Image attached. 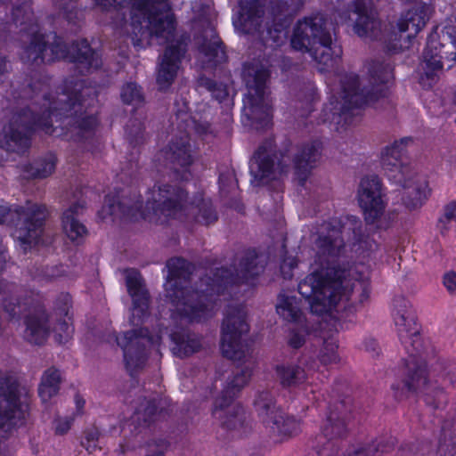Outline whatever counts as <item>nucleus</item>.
Returning a JSON list of instances; mask_svg holds the SVG:
<instances>
[{
	"instance_id": "nucleus-1",
	"label": "nucleus",
	"mask_w": 456,
	"mask_h": 456,
	"mask_svg": "<svg viewBox=\"0 0 456 456\" xmlns=\"http://www.w3.org/2000/svg\"><path fill=\"white\" fill-rule=\"evenodd\" d=\"M265 261L254 249L238 254L233 263V272L227 268H216L201 277L192 289L187 286L192 265L183 257L167 261L168 270L165 289L167 297L176 311L190 321L200 322L212 315L216 297L229 285L246 282L258 276L265 269Z\"/></svg>"
},
{
	"instance_id": "nucleus-2",
	"label": "nucleus",
	"mask_w": 456,
	"mask_h": 456,
	"mask_svg": "<svg viewBox=\"0 0 456 456\" xmlns=\"http://www.w3.org/2000/svg\"><path fill=\"white\" fill-rule=\"evenodd\" d=\"M97 98V90L88 80L70 77L65 80L62 94L56 102L45 107L40 115L31 107L15 111L9 127L0 141L1 147L7 151L21 153L30 145L33 131L42 130L51 134L53 132L52 116L63 119L65 126L77 139L86 138L97 125L96 118L86 114Z\"/></svg>"
},
{
	"instance_id": "nucleus-3",
	"label": "nucleus",
	"mask_w": 456,
	"mask_h": 456,
	"mask_svg": "<svg viewBox=\"0 0 456 456\" xmlns=\"http://www.w3.org/2000/svg\"><path fill=\"white\" fill-rule=\"evenodd\" d=\"M102 11L118 12L130 7L134 45L144 47L152 36L168 39L175 28L168 0H94Z\"/></svg>"
},
{
	"instance_id": "nucleus-4",
	"label": "nucleus",
	"mask_w": 456,
	"mask_h": 456,
	"mask_svg": "<svg viewBox=\"0 0 456 456\" xmlns=\"http://www.w3.org/2000/svg\"><path fill=\"white\" fill-rule=\"evenodd\" d=\"M394 308L398 337L409 354L408 358L402 361L404 389L416 391L427 382L428 366L424 357L427 345L420 337L415 312L410 301L403 297H396Z\"/></svg>"
},
{
	"instance_id": "nucleus-5",
	"label": "nucleus",
	"mask_w": 456,
	"mask_h": 456,
	"mask_svg": "<svg viewBox=\"0 0 456 456\" xmlns=\"http://www.w3.org/2000/svg\"><path fill=\"white\" fill-rule=\"evenodd\" d=\"M364 236L362 221L354 216L333 219L322 224L314 241L316 256L314 264L335 275L343 271V280L348 271V263L341 260L346 252V240L357 243Z\"/></svg>"
},
{
	"instance_id": "nucleus-6",
	"label": "nucleus",
	"mask_w": 456,
	"mask_h": 456,
	"mask_svg": "<svg viewBox=\"0 0 456 456\" xmlns=\"http://www.w3.org/2000/svg\"><path fill=\"white\" fill-rule=\"evenodd\" d=\"M243 81L248 89L243 99L242 116L256 129L267 127L273 118L270 72L258 63L245 64Z\"/></svg>"
},
{
	"instance_id": "nucleus-7",
	"label": "nucleus",
	"mask_w": 456,
	"mask_h": 456,
	"mask_svg": "<svg viewBox=\"0 0 456 456\" xmlns=\"http://www.w3.org/2000/svg\"><path fill=\"white\" fill-rule=\"evenodd\" d=\"M331 24L322 14L298 20L290 39L293 49L309 53L312 58L323 66L331 65L334 56L340 55L332 48Z\"/></svg>"
},
{
	"instance_id": "nucleus-8",
	"label": "nucleus",
	"mask_w": 456,
	"mask_h": 456,
	"mask_svg": "<svg viewBox=\"0 0 456 456\" xmlns=\"http://www.w3.org/2000/svg\"><path fill=\"white\" fill-rule=\"evenodd\" d=\"M370 87L360 88L359 76L346 74L341 79L343 111L362 108L387 94V84L393 79V67L386 60H373L368 65Z\"/></svg>"
},
{
	"instance_id": "nucleus-9",
	"label": "nucleus",
	"mask_w": 456,
	"mask_h": 456,
	"mask_svg": "<svg viewBox=\"0 0 456 456\" xmlns=\"http://www.w3.org/2000/svg\"><path fill=\"white\" fill-rule=\"evenodd\" d=\"M317 266L298 283L299 294L308 300L311 312L317 315L327 313L339 298L343 271L339 270L335 275Z\"/></svg>"
},
{
	"instance_id": "nucleus-10",
	"label": "nucleus",
	"mask_w": 456,
	"mask_h": 456,
	"mask_svg": "<svg viewBox=\"0 0 456 456\" xmlns=\"http://www.w3.org/2000/svg\"><path fill=\"white\" fill-rule=\"evenodd\" d=\"M420 80H428V86L437 79V72L448 61V69L456 61V19L444 27L437 37H430L422 53Z\"/></svg>"
},
{
	"instance_id": "nucleus-11",
	"label": "nucleus",
	"mask_w": 456,
	"mask_h": 456,
	"mask_svg": "<svg viewBox=\"0 0 456 456\" xmlns=\"http://www.w3.org/2000/svg\"><path fill=\"white\" fill-rule=\"evenodd\" d=\"M49 216L45 205L27 201L25 206H0V224L14 226L23 244L37 243Z\"/></svg>"
},
{
	"instance_id": "nucleus-12",
	"label": "nucleus",
	"mask_w": 456,
	"mask_h": 456,
	"mask_svg": "<svg viewBox=\"0 0 456 456\" xmlns=\"http://www.w3.org/2000/svg\"><path fill=\"white\" fill-rule=\"evenodd\" d=\"M249 326L242 305H228L222 324L221 350L230 360L240 361L244 357L241 337L248 333Z\"/></svg>"
},
{
	"instance_id": "nucleus-13",
	"label": "nucleus",
	"mask_w": 456,
	"mask_h": 456,
	"mask_svg": "<svg viewBox=\"0 0 456 456\" xmlns=\"http://www.w3.org/2000/svg\"><path fill=\"white\" fill-rule=\"evenodd\" d=\"M28 406L20 402V389L15 376H0V428L9 430L21 425Z\"/></svg>"
},
{
	"instance_id": "nucleus-14",
	"label": "nucleus",
	"mask_w": 456,
	"mask_h": 456,
	"mask_svg": "<svg viewBox=\"0 0 456 456\" xmlns=\"http://www.w3.org/2000/svg\"><path fill=\"white\" fill-rule=\"evenodd\" d=\"M282 154L278 153L272 140L264 142L249 160L250 183L261 186L276 179L287 166L282 163Z\"/></svg>"
},
{
	"instance_id": "nucleus-15",
	"label": "nucleus",
	"mask_w": 456,
	"mask_h": 456,
	"mask_svg": "<svg viewBox=\"0 0 456 456\" xmlns=\"http://www.w3.org/2000/svg\"><path fill=\"white\" fill-rule=\"evenodd\" d=\"M187 192L180 186L162 184L149 192L146 208L154 215L181 218L187 207Z\"/></svg>"
},
{
	"instance_id": "nucleus-16",
	"label": "nucleus",
	"mask_w": 456,
	"mask_h": 456,
	"mask_svg": "<svg viewBox=\"0 0 456 456\" xmlns=\"http://www.w3.org/2000/svg\"><path fill=\"white\" fill-rule=\"evenodd\" d=\"M339 17L360 37L376 38L379 36L380 21L370 0H351L339 12Z\"/></svg>"
},
{
	"instance_id": "nucleus-17",
	"label": "nucleus",
	"mask_w": 456,
	"mask_h": 456,
	"mask_svg": "<svg viewBox=\"0 0 456 456\" xmlns=\"http://www.w3.org/2000/svg\"><path fill=\"white\" fill-rule=\"evenodd\" d=\"M116 342L123 350L126 366L130 370L142 368L147 360V347L151 343L147 328L139 327L116 336Z\"/></svg>"
},
{
	"instance_id": "nucleus-18",
	"label": "nucleus",
	"mask_w": 456,
	"mask_h": 456,
	"mask_svg": "<svg viewBox=\"0 0 456 456\" xmlns=\"http://www.w3.org/2000/svg\"><path fill=\"white\" fill-rule=\"evenodd\" d=\"M432 8L429 4L418 3L408 11H406L399 19L397 27L400 32L399 38H395L394 42L387 45L389 52L397 53L404 48H408V45L404 42L415 37L419 32L426 26L430 18Z\"/></svg>"
},
{
	"instance_id": "nucleus-19",
	"label": "nucleus",
	"mask_w": 456,
	"mask_h": 456,
	"mask_svg": "<svg viewBox=\"0 0 456 456\" xmlns=\"http://www.w3.org/2000/svg\"><path fill=\"white\" fill-rule=\"evenodd\" d=\"M30 33V42L21 54L24 62L39 65L65 58L67 45L60 38L54 37V41L48 44L44 34L38 33L36 29H31Z\"/></svg>"
},
{
	"instance_id": "nucleus-20",
	"label": "nucleus",
	"mask_w": 456,
	"mask_h": 456,
	"mask_svg": "<svg viewBox=\"0 0 456 456\" xmlns=\"http://www.w3.org/2000/svg\"><path fill=\"white\" fill-rule=\"evenodd\" d=\"M190 41V36L183 34L165 49L156 77L159 90L166 91L175 81Z\"/></svg>"
},
{
	"instance_id": "nucleus-21",
	"label": "nucleus",
	"mask_w": 456,
	"mask_h": 456,
	"mask_svg": "<svg viewBox=\"0 0 456 456\" xmlns=\"http://www.w3.org/2000/svg\"><path fill=\"white\" fill-rule=\"evenodd\" d=\"M348 424V421L338 419L337 414H327L322 433L313 442L314 452L307 456H338V440L346 436Z\"/></svg>"
},
{
	"instance_id": "nucleus-22",
	"label": "nucleus",
	"mask_w": 456,
	"mask_h": 456,
	"mask_svg": "<svg viewBox=\"0 0 456 456\" xmlns=\"http://www.w3.org/2000/svg\"><path fill=\"white\" fill-rule=\"evenodd\" d=\"M160 157L165 165L178 173L182 169V180H188L191 174L188 168L193 162L191 145L188 133L175 136L168 144L160 151Z\"/></svg>"
},
{
	"instance_id": "nucleus-23",
	"label": "nucleus",
	"mask_w": 456,
	"mask_h": 456,
	"mask_svg": "<svg viewBox=\"0 0 456 456\" xmlns=\"http://www.w3.org/2000/svg\"><path fill=\"white\" fill-rule=\"evenodd\" d=\"M410 141L411 138L395 141L392 145L386 147L381 156V165L387 177L403 187L407 186V179L411 180L416 175L412 167L401 160L404 146Z\"/></svg>"
},
{
	"instance_id": "nucleus-24",
	"label": "nucleus",
	"mask_w": 456,
	"mask_h": 456,
	"mask_svg": "<svg viewBox=\"0 0 456 456\" xmlns=\"http://www.w3.org/2000/svg\"><path fill=\"white\" fill-rule=\"evenodd\" d=\"M382 184L378 176L362 178L358 191V200L368 224H374L383 214Z\"/></svg>"
},
{
	"instance_id": "nucleus-25",
	"label": "nucleus",
	"mask_w": 456,
	"mask_h": 456,
	"mask_svg": "<svg viewBox=\"0 0 456 456\" xmlns=\"http://www.w3.org/2000/svg\"><path fill=\"white\" fill-rule=\"evenodd\" d=\"M126 285L133 300L130 322L141 325L149 316L150 295L140 273L135 269L126 270Z\"/></svg>"
},
{
	"instance_id": "nucleus-26",
	"label": "nucleus",
	"mask_w": 456,
	"mask_h": 456,
	"mask_svg": "<svg viewBox=\"0 0 456 456\" xmlns=\"http://www.w3.org/2000/svg\"><path fill=\"white\" fill-rule=\"evenodd\" d=\"M304 4V0H269L267 14L272 25L268 33L272 34V30L281 33L287 29Z\"/></svg>"
},
{
	"instance_id": "nucleus-27",
	"label": "nucleus",
	"mask_w": 456,
	"mask_h": 456,
	"mask_svg": "<svg viewBox=\"0 0 456 456\" xmlns=\"http://www.w3.org/2000/svg\"><path fill=\"white\" fill-rule=\"evenodd\" d=\"M252 374L248 366H237L232 370V376L228 378L227 384L221 395L214 403L213 415L216 419L222 418V410L233 402L237 394L247 385Z\"/></svg>"
},
{
	"instance_id": "nucleus-28",
	"label": "nucleus",
	"mask_w": 456,
	"mask_h": 456,
	"mask_svg": "<svg viewBox=\"0 0 456 456\" xmlns=\"http://www.w3.org/2000/svg\"><path fill=\"white\" fill-rule=\"evenodd\" d=\"M74 64L75 70L80 75H86L100 69L102 65L99 52L93 49L86 39L73 42L69 50L67 49L65 58Z\"/></svg>"
},
{
	"instance_id": "nucleus-29",
	"label": "nucleus",
	"mask_w": 456,
	"mask_h": 456,
	"mask_svg": "<svg viewBox=\"0 0 456 456\" xmlns=\"http://www.w3.org/2000/svg\"><path fill=\"white\" fill-rule=\"evenodd\" d=\"M321 142L314 141L297 149L293 158L294 177L300 186H305L312 170L321 157Z\"/></svg>"
},
{
	"instance_id": "nucleus-30",
	"label": "nucleus",
	"mask_w": 456,
	"mask_h": 456,
	"mask_svg": "<svg viewBox=\"0 0 456 456\" xmlns=\"http://www.w3.org/2000/svg\"><path fill=\"white\" fill-rule=\"evenodd\" d=\"M201 27V30L195 38L200 52L216 65L224 61L226 53L223 42L216 34L215 26L206 20L202 21Z\"/></svg>"
},
{
	"instance_id": "nucleus-31",
	"label": "nucleus",
	"mask_w": 456,
	"mask_h": 456,
	"mask_svg": "<svg viewBox=\"0 0 456 456\" xmlns=\"http://www.w3.org/2000/svg\"><path fill=\"white\" fill-rule=\"evenodd\" d=\"M392 389L394 390L395 399L398 401L403 400L411 395L422 394L426 404L430 406L432 409L444 407L447 403L445 392L437 384H431L429 382L428 371L427 382L419 389H417L416 391H406V389H404V379H402L401 383L393 385Z\"/></svg>"
},
{
	"instance_id": "nucleus-32",
	"label": "nucleus",
	"mask_w": 456,
	"mask_h": 456,
	"mask_svg": "<svg viewBox=\"0 0 456 456\" xmlns=\"http://www.w3.org/2000/svg\"><path fill=\"white\" fill-rule=\"evenodd\" d=\"M85 210V202L78 200L70 204L61 215V224L64 232L71 241L77 244L83 242L88 233L86 225L80 220Z\"/></svg>"
},
{
	"instance_id": "nucleus-33",
	"label": "nucleus",
	"mask_w": 456,
	"mask_h": 456,
	"mask_svg": "<svg viewBox=\"0 0 456 456\" xmlns=\"http://www.w3.org/2000/svg\"><path fill=\"white\" fill-rule=\"evenodd\" d=\"M238 25L246 34L260 30L265 14V0H239Z\"/></svg>"
},
{
	"instance_id": "nucleus-34",
	"label": "nucleus",
	"mask_w": 456,
	"mask_h": 456,
	"mask_svg": "<svg viewBox=\"0 0 456 456\" xmlns=\"http://www.w3.org/2000/svg\"><path fill=\"white\" fill-rule=\"evenodd\" d=\"M26 329L24 338L31 344H43L50 332L48 315L45 309L36 310L29 314L25 320Z\"/></svg>"
},
{
	"instance_id": "nucleus-35",
	"label": "nucleus",
	"mask_w": 456,
	"mask_h": 456,
	"mask_svg": "<svg viewBox=\"0 0 456 456\" xmlns=\"http://www.w3.org/2000/svg\"><path fill=\"white\" fill-rule=\"evenodd\" d=\"M171 351L180 358L187 357L201 348L200 338L187 330H177L170 334Z\"/></svg>"
},
{
	"instance_id": "nucleus-36",
	"label": "nucleus",
	"mask_w": 456,
	"mask_h": 456,
	"mask_svg": "<svg viewBox=\"0 0 456 456\" xmlns=\"http://www.w3.org/2000/svg\"><path fill=\"white\" fill-rule=\"evenodd\" d=\"M221 426L231 431H236L240 436L247 435L250 429V422L248 419L243 408L237 404L231 403L230 406L222 410Z\"/></svg>"
},
{
	"instance_id": "nucleus-37",
	"label": "nucleus",
	"mask_w": 456,
	"mask_h": 456,
	"mask_svg": "<svg viewBox=\"0 0 456 456\" xmlns=\"http://www.w3.org/2000/svg\"><path fill=\"white\" fill-rule=\"evenodd\" d=\"M276 312L281 317L289 322L302 323L305 319L302 311V300L293 295L279 294Z\"/></svg>"
},
{
	"instance_id": "nucleus-38",
	"label": "nucleus",
	"mask_w": 456,
	"mask_h": 456,
	"mask_svg": "<svg viewBox=\"0 0 456 456\" xmlns=\"http://www.w3.org/2000/svg\"><path fill=\"white\" fill-rule=\"evenodd\" d=\"M265 426L270 430L272 436L281 438L290 437L300 432L299 421L282 411L273 415L272 419H268V423Z\"/></svg>"
},
{
	"instance_id": "nucleus-39",
	"label": "nucleus",
	"mask_w": 456,
	"mask_h": 456,
	"mask_svg": "<svg viewBox=\"0 0 456 456\" xmlns=\"http://www.w3.org/2000/svg\"><path fill=\"white\" fill-rule=\"evenodd\" d=\"M184 216L188 220H192L203 225L214 224L218 219V215L210 200L200 199L197 202L187 205Z\"/></svg>"
},
{
	"instance_id": "nucleus-40",
	"label": "nucleus",
	"mask_w": 456,
	"mask_h": 456,
	"mask_svg": "<svg viewBox=\"0 0 456 456\" xmlns=\"http://www.w3.org/2000/svg\"><path fill=\"white\" fill-rule=\"evenodd\" d=\"M169 402L159 395L147 400L142 403L135 415L138 421L142 420L148 426L157 419L159 416L168 413Z\"/></svg>"
},
{
	"instance_id": "nucleus-41",
	"label": "nucleus",
	"mask_w": 456,
	"mask_h": 456,
	"mask_svg": "<svg viewBox=\"0 0 456 456\" xmlns=\"http://www.w3.org/2000/svg\"><path fill=\"white\" fill-rule=\"evenodd\" d=\"M254 406L264 425L267 424L268 419H272L273 415L281 411L276 406L274 395L270 389H263L257 392L254 400Z\"/></svg>"
},
{
	"instance_id": "nucleus-42",
	"label": "nucleus",
	"mask_w": 456,
	"mask_h": 456,
	"mask_svg": "<svg viewBox=\"0 0 456 456\" xmlns=\"http://www.w3.org/2000/svg\"><path fill=\"white\" fill-rule=\"evenodd\" d=\"M61 374L54 368H50L45 371L41 383L38 387V394L42 401L47 402L55 395L60 388Z\"/></svg>"
},
{
	"instance_id": "nucleus-43",
	"label": "nucleus",
	"mask_w": 456,
	"mask_h": 456,
	"mask_svg": "<svg viewBox=\"0 0 456 456\" xmlns=\"http://www.w3.org/2000/svg\"><path fill=\"white\" fill-rule=\"evenodd\" d=\"M406 184L407 186L403 187L405 191L402 197L403 205L410 210L420 208L427 199L426 192L422 191L423 183L411 178V180L407 179Z\"/></svg>"
},
{
	"instance_id": "nucleus-44",
	"label": "nucleus",
	"mask_w": 456,
	"mask_h": 456,
	"mask_svg": "<svg viewBox=\"0 0 456 456\" xmlns=\"http://www.w3.org/2000/svg\"><path fill=\"white\" fill-rule=\"evenodd\" d=\"M12 21L16 26H23L20 31L31 32V29L37 28L35 23V17L30 5L27 3H22L20 5L14 6L12 10Z\"/></svg>"
},
{
	"instance_id": "nucleus-45",
	"label": "nucleus",
	"mask_w": 456,
	"mask_h": 456,
	"mask_svg": "<svg viewBox=\"0 0 456 456\" xmlns=\"http://www.w3.org/2000/svg\"><path fill=\"white\" fill-rule=\"evenodd\" d=\"M433 451V443L428 438L416 439L403 443L397 452L398 456H426Z\"/></svg>"
},
{
	"instance_id": "nucleus-46",
	"label": "nucleus",
	"mask_w": 456,
	"mask_h": 456,
	"mask_svg": "<svg viewBox=\"0 0 456 456\" xmlns=\"http://www.w3.org/2000/svg\"><path fill=\"white\" fill-rule=\"evenodd\" d=\"M276 372L283 387L297 385L305 379V370L297 365H278Z\"/></svg>"
},
{
	"instance_id": "nucleus-47",
	"label": "nucleus",
	"mask_w": 456,
	"mask_h": 456,
	"mask_svg": "<svg viewBox=\"0 0 456 456\" xmlns=\"http://www.w3.org/2000/svg\"><path fill=\"white\" fill-rule=\"evenodd\" d=\"M55 169V157L49 155L44 159L35 160L27 167L26 171L33 178H45Z\"/></svg>"
},
{
	"instance_id": "nucleus-48",
	"label": "nucleus",
	"mask_w": 456,
	"mask_h": 456,
	"mask_svg": "<svg viewBox=\"0 0 456 456\" xmlns=\"http://www.w3.org/2000/svg\"><path fill=\"white\" fill-rule=\"evenodd\" d=\"M55 5L69 22L77 24L83 19V10L77 7V0H54Z\"/></svg>"
},
{
	"instance_id": "nucleus-49",
	"label": "nucleus",
	"mask_w": 456,
	"mask_h": 456,
	"mask_svg": "<svg viewBox=\"0 0 456 456\" xmlns=\"http://www.w3.org/2000/svg\"><path fill=\"white\" fill-rule=\"evenodd\" d=\"M126 136L128 142L136 147L145 142L146 134L143 124L137 118L129 119L126 126Z\"/></svg>"
},
{
	"instance_id": "nucleus-50",
	"label": "nucleus",
	"mask_w": 456,
	"mask_h": 456,
	"mask_svg": "<svg viewBox=\"0 0 456 456\" xmlns=\"http://www.w3.org/2000/svg\"><path fill=\"white\" fill-rule=\"evenodd\" d=\"M108 208V213L111 216L119 217H130L134 214V207L129 205L126 200L108 197L105 200V207Z\"/></svg>"
},
{
	"instance_id": "nucleus-51",
	"label": "nucleus",
	"mask_w": 456,
	"mask_h": 456,
	"mask_svg": "<svg viewBox=\"0 0 456 456\" xmlns=\"http://www.w3.org/2000/svg\"><path fill=\"white\" fill-rule=\"evenodd\" d=\"M328 414H337L338 419L350 421L352 417V399L343 396L330 403Z\"/></svg>"
},
{
	"instance_id": "nucleus-52",
	"label": "nucleus",
	"mask_w": 456,
	"mask_h": 456,
	"mask_svg": "<svg viewBox=\"0 0 456 456\" xmlns=\"http://www.w3.org/2000/svg\"><path fill=\"white\" fill-rule=\"evenodd\" d=\"M199 86L206 88L214 99L219 102L228 101L229 93L227 86L223 83H217L206 77H200L199 79Z\"/></svg>"
},
{
	"instance_id": "nucleus-53",
	"label": "nucleus",
	"mask_w": 456,
	"mask_h": 456,
	"mask_svg": "<svg viewBox=\"0 0 456 456\" xmlns=\"http://www.w3.org/2000/svg\"><path fill=\"white\" fill-rule=\"evenodd\" d=\"M120 96L123 102L126 104L138 105L144 101L142 87L134 82H129L124 85L121 89Z\"/></svg>"
},
{
	"instance_id": "nucleus-54",
	"label": "nucleus",
	"mask_w": 456,
	"mask_h": 456,
	"mask_svg": "<svg viewBox=\"0 0 456 456\" xmlns=\"http://www.w3.org/2000/svg\"><path fill=\"white\" fill-rule=\"evenodd\" d=\"M338 346L332 341H324L322 348L319 353V359L322 363L327 365L337 362L338 355L337 353Z\"/></svg>"
},
{
	"instance_id": "nucleus-55",
	"label": "nucleus",
	"mask_w": 456,
	"mask_h": 456,
	"mask_svg": "<svg viewBox=\"0 0 456 456\" xmlns=\"http://www.w3.org/2000/svg\"><path fill=\"white\" fill-rule=\"evenodd\" d=\"M56 335V340L60 344L67 343L73 334V327L69 325L66 321L60 322L54 328Z\"/></svg>"
},
{
	"instance_id": "nucleus-56",
	"label": "nucleus",
	"mask_w": 456,
	"mask_h": 456,
	"mask_svg": "<svg viewBox=\"0 0 456 456\" xmlns=\"http://www.w3.org/2000/svg\"><path fill=\"white\" fill-rule=\"evenodd\" d=\"M456 222V201H452L444 207V216L438 220V228L441 232L447 230L446 223L450 221Z\"/></svg>"
},
{
	"instance_id": "nucleus-57",
	"label": "nucleus",
	"mask_w": 456,
	"mask_h": 456,
	"mask_svg": "<svg viewBox=\"0 0 456 456\" xmlns=\"http://www.w3.org/2000/svg\"><path fill=\"white\" fill-rule=\"evenodd\" d=\"M71 305V297L69 293H61L55 300V311L58 314L67 316Z\"/></svg>"
},
{
	"instance_id": "nucleus-58",
	"label": "nucleus",
	"mask_w": 456,
	"mask_h": 456,
	"mask_svg": "<svg viewBox=\"0 0 456 456\" xmlns=\"http://www.w3.org/2000/svg\"><path fill=\"white\" fill-rule=\"evenodd\" d=\"M297 265V260L295 257H286L282 260L281 264V273L284 279L289 280L292 278L293 269Z\"/></svg>"
},
{
	"instance_id": "nucleus-59",
	"label": "nucleus",
	"mask_w": 456,
	"mask_h": 456,
	"mask_svg": "<svg viewBox=\"0 0 456 456\" xmlns=\"http://www.w3.org/2000/svg\"><path fill=\"white\" fill-rule=\"evenodd\" d=\"M443 284L450 295L456 296V272H446L443 276Z\"/></svg>"
},
{
	"instance_id": "nucleus-60",
	"label": "nucleus",
	"mask_w": 456,
	"mask_h": 456,
	"mask_svg": "<svg viewBox=\"0 0 456 456\" xmlns=\"http://www.w3.org/2000/svg\"><path fill=\"white\" fill-rule=\"evenodd\" d=\"M289 345L295 348H300L305 343V334L302 331L292 330L288 340Z\"/></svg>"
},
{
	"instance_id": "nucleus-61",
	"label": "nucleus",
	"mask_w": 456,
	"mask_h": 456,
	"mask_svg": "<svg viewBox=\"0 0 456 456\" xmlns=\"http://www.w3.org/2000/svg\"><path fill=\"white\" fill-rule=\"evenodd\" d=\"M191 122L195 133L200 136H208L211 134L210 124L208 122L196 121L194 119L191 120Z\"/></svg>"
},
{
	"instance_id": "nucleus-62",
	"label": "nucleus",
	"mask_w": 456,
	"mask_h": 456,
	"mask_svg": "<svg viewBox=\"0 0 456 456\" xmlns=\"http://www.w3.org/2000/svg\"><path fill=\"white\" fill-rule=\"evenodd\" d=\"M436 453L437 456H456L454 447L451 444L442 443L441 440H439Z\"/></svg>"
},
{
	"instance_id": "nucleus-63",
	"label": "nucleus",
	"mask_w": 456,
	"mask_h": 456,
	"mask_svg": "<svg viewBox=\"0 0 456 456\" xmlns=\"http://www.w3.org/2000/svg\"><path fill=\"white\" fill-rule=\"evenodd\" d=\"M70 420L66 419L63 421H59L55 427V432L59 435H63L69 431L70 428Z\"/></svg>"
},
{
	"instance_id": "nucleus-64",
	"label": "nucleus",
	"mask_w": 456,
	"mask_h": 456,
	"mask_svg": "<svg viewBox=\"0 0 456 456\" xmlns=\"http://www.w3.org/2000/svg\"><path fill=\"white\" fill-rule=\"evenodd\" d=\"M6 250L5 247L3 245L2 240H0V273L4 269V265L6 263Z\"/></svg>"
}]
</instances>
